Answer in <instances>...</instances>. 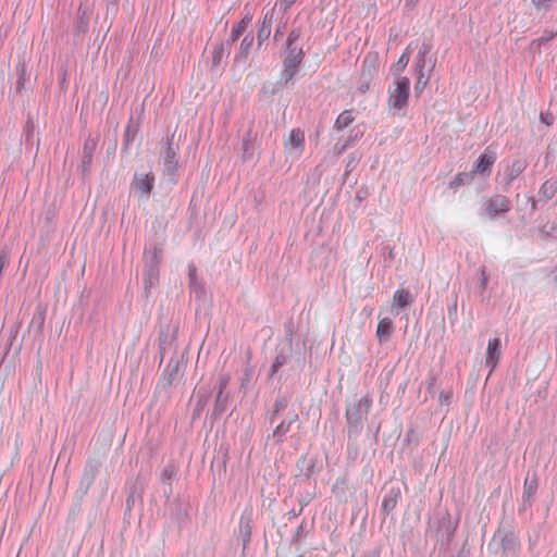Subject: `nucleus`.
Segmentation results:
<instances>
[{
    "label": "nucleus",
    "instance_id": "nucleus-1",
    "mask_svg": "<svg viewBox=\"0 0 557 557\" xmlns=\"http://www.w3.org/2000/svg\"><path fill=\"white\" fill-rule=\"evenodd\" d=\"M410 96V79L397 76L388 88L387 107L393 115H403Z\"/></svg>",
    "mask_w": 557,
    "mask_h": 557
},
{
    "label": "nucleus",
    "instance_id": "nucleus-2",
    "mask_svg": "<svg viewBox=\"0 0 557 557\" xmlns=\"http://www.w3.org/2000/svg\"><path fill=\"white\" fill-rule=\"evenodd\" d=\"M379 54L376 52H369L362 60L361 72L357 85V89L361 94H366L377 73Z\"/></svg>",
    "mask_w": 557,
    "mask_h": 557
},
{
    "label": "nucleus",
    "instance_id": "nucleus-3",
    "mask_svg": "<svg viewBox=\"0 0 557 557\" xmlns=\"http://www.w3.org/2000/svg\"><path fill=\"white\" fill-rule=\"evenodd\" d=\"M428 52L429 50L424 46L417 55L416 69L418 76L414 85V91L417 96H420L422 94L430 79L431 70L425 71V55L428 54Z\"/></svg>",
    "mask_w": 557,
    "mask_h": 557
},
{
    "label": "nucleus",
    "instance_id": "nucleus-4",
    "mask_svg": "<svg viewBox=\"0 0 557 557\" xmlns=\"http://www.w3.org/2000/svg\"><path fill=\"white\" fill-rule=\"evenodd\" d=\"M511 208L510 200L503 195H495L484 202V213L490 219L507 213Z\"/></svg>",
    "mask_w": 557,
    "mask_h": 557
},
{
    "label": "nucleus",
    "instance_id": "nucleus-5",
    "mask_svg": "<svg viewBox=\"0 0 557 557\" xmlns=\"http://www.w3.org/2000/svg\"><path fill=\"white\" fill-rule=\"evenodd\" d=\"M495 161L496 152L492 149V147H486L485 150L480 154L478 160L474 162L470 175H488Z\"/></svg>",
    "mask_w": 557,
    "mask_h": 557
},
{
    "label": "nucleus",
    "instance_id": "nucleus-6",
    "mask_svg": "<svg viewBox=\"0 0 557 557\" xmlns=\"http://www.w3.org/2000/svg\"><path fill=\"white\" fill-rule=\"evenodd\" d=\"M154 183V176L150 173L148 174H137L134 177L132 186L140 193L141 196L148 197L152 190Z\"/></svg>",
    "mask_w": 557,
    "mask_h": 557
},
{
    "label": "nucleus",
    "instance_id": "nucleus-7",
    "mask_svg": "<svg viewBox=\"0 0 557 557\" xmlns=\"http://www.w3.org/2000/svg\"><path fill=\"white\" fill-rule=\"evenodd\" d=\"M500 341L499 338H492L488 341L487 349H486V359L485 363L490 367L491 372L496 368L499 359H500Z\"/></svg>",
    "mask_w": 557,
    "mask_h": 557
},
{
    "label": "nucleus",
    "instance_id": "nucleus-8",
    "mask_svg": "<svg viewBox=\"0 0 557 557\" xmlns=\"http://www.w3.org/2000/svg\"><path fill=\"white\" fill-rule=\"evenodd\" d=\"M252 509L246 508L240 517L239 520V534L242 535L244 542H248L251 535V529H252Z\"/></svg>",
    "mask_w": 557,
    "mask_h": 557
},
{
    "label": "nucleus",
    "instance_id": "nucleus-9",
    "mask_svg": "<svg viewBox=\"0 0 557 557\" xmlns=\"http://www.w3.org/2000/svg\"><path fill=\"white\" fill-rule=\"evenodd\" d=\"M305 145V134L299 128H294L289 132L287 140L285 141V148H293L301 152Z\"/></svg>",
    "mask_w": 557,
    "mask_h": 557
},
{
    "label": "nucleus",
    "instance_id": "nucleus-10",
    "mask_svg": "<svg viewBox=\"0 0 557 557\" xmlns=\"http://www.w3.org/2000/svg\"><path fill=\"white\" fill-rule=\"evenodd\" d=\"M393 333V322L389 318H382L376 327V336L380 343L385 342Z\"/></svg>",
    "mask_w": 557,
    "mask_h": 557
},
{
    "label": "nucleus",
    "instance_id": "nucleus-11",
    "mask_svg": "<svg viewBox=\"0 0 557 557\" xmlns=\"http://www.w3.org/2000/svg\"><path fill=\"white\" fill-rule=\"evenodd\" d=\"M527 168V164L522 160H516L511 163V165L507 169V178L506 184L509 185L511 182L518 177Z\"/></svg>",
    "mask_w": 557,
    "mask_h": 557
},
{
    "label": "nucleus",
    "instance_id": "nucleus-12",
    "mask_svg": "<svg viewBox=\"0 0 557 557\" xmlns=\"http://www.w3.org/2000/svg\"><path fill=\"white\" fill-rule=\"evenodd\" d=\"M413 301L410 294L406 289H397L393 296V306L404 308Z\"/></svg>",
    "mask_w": 557,
    "mask_h": 557
},
{
    "label": "nucleus",
    "instance_id": "nucleus-13",
    "mask_svg": "<svg viewBox=\"0 0 557 557\" xmlns=\"http://www.w3.org/2000/svg\"><path fill=\"white\" fill-rule=\"evenodd\" d=\"M398 497H399V491H396V492L392 491L388 494H386L382 502L383 511L386 513L392 512L397 506Z\"/></svg>",
    "mask_w": 557,
    "mask_h": 557
},
{
    "label": "nucleus",
    "instance_id": "nucleus-14",
    "mask_svg": "<svg viewBox=\"0 0 557 557\" xmlns=\"http://www.w3.org/2000/svg\"><path fill=\"white\" fill-rule=\"evenodd\" d=\"M355 117L351 110L343 111L336 119L334 123V128L341 131L346 128L354 122Z\"/></svg>",
    "mask_w": 557,
    "mask_h": 557
},
{
    "label": "nucleus",
    "instance_id": "nucleus-15",
    "mask_svg": "<svg viewBox=\"0 0 557 557\" xmlns=\"http://www.w3.org/2000/svg\"><path fill=\"white\" fill-rule=\"evenodd\" d=\"M250 21H251L250 16H245L242 18V21L232 29V33H231V36L228 39V44L235 42L242 36V34L246 30Z\"/></svg>",
    "mask_w": 557,
    "mask_h": 557
},
{
    "label": "nucleus",
    "instance_id": "nucleus-16",
    "mask_svg": "<svg viewBox=\"0 0 557 557\" xmlns=\"http://www.w3.org/2000/svg\"><path fill=\"white\" fill-rule=\"evenodd\" d=\"M557 190V183L555 181H546L542 184L540 188V196L544 200H550Z\"/></svg>",
    "mask_w": 557,
    "mask_h": 557
},
{
    "label": "nucleus",
    "instance_id": "nucleus-17",
    "mask_svg": "<svg viewBox=\"0 0 557 557\" xmlns=\"http://www.w3.org/2000/svg\"><path fill=\"white\" fill-rule=\"evenodd\" d=\"M227 52L223 44L215 45L212 49V67L216 69L221 65Z\"/></svg>",
    "mask_w": 557,
    "mask_h": 557
},
{
    "label": "nucleus",
    "instance_id": "nucleus-18",
    "mask_svg": "<svg viewBox=\"0 0 557 557\" xmlns=\"http://www.w3.org/2000/svg\"><path fill=\"white\" fill-rule=\"evenodd\" d=\"M409 60H410V52L408 49H406L405 52L398 59V61L395 64H393V66H392V71L394 72V74L399 76L398 74H400L406 69Z\"/></svg>",
    "mask_w": 557,
    "mask_h": 557
},
{
    "label": "nucleus",
    "instance_id": "nucleus-19",
    "mask_svg": "<svg viewBox=\"0 0 557 557\" xmlns=\"http://www.w3.org/2000/svg\"><path fill=\"white\" fill-rule=\"evenodd\" d=\"M301 62V51L299 50L297 53L290 52L285 59V66L296 69Z\"/></svg>",
    "mask_w": 557,
    "mask_h": 557
},
{
    "label": "nucleus",
    "instance_id": "nucleus-20",
    "mask_svg": "<svg viewBox=\"0 0 557 557\" xmlns=\"http://www.w3.org/2000/svg\"><path fill=\"white\" fill-rule=\"evenodd\" d=\"M168 370H170L168 382L170 385H172L175 382H177L182 376L178 362H176L173 367H171V364H169Z\"/></svg>",
    "mask_w": 557,
    "mask_h": 557
},
{
    "label": "nucleus",
    "instance_id": "nucleus-21",
    "mask_svg": "<svg viewBox=\"0 0 557 557\" xmlns=\"http://www.w3.org/2000/svg\"><path fill=\"white\" fill-rule=\"evenodd\" d=\"M253 44V35L249 34L244 37L240 42V53L244 58H246L249 53V50Z\"/></svg>",
    "mask_w": 557,
    "mask_h": 557
},
{
    "label": "nucleus",
    "instance_id": "nucleus-22",
    "mask_svg": "<svg viewBox=\"0 0 557 557\" xmlns=\"http://www.w3.org/2000/svg\"><path fill=\"white\" fill-rule=\"evenodd\" d=\"M471 175L470 174H467V173H459L457 174L453 181L449 183V188L451 189H456L458 187H460L461 185H463L466 183V181L470 177Z\"/></svg>",
    "mask_w": 557,
    "mask_h": 557
},
{
    "label": "nucleus",
    "instance_id": "nucleus-23",
    "mask_svg": "<svg viewBox=\"0 0 557 557\" xmlns=\"http://www.w3.org/2000/svg\"><path fill=\"white\" fill-rule=\"evenodd\" d=\"M372 407V399L369 396H363L357 404V409L360 412L368 413Z\"/></svg>",
    "mask_w": 557,
    "mask_h": 557
},
{
    "label": "nucleus",
    "instance_id": "nucleus-24",
    "mask_svg": "<svg viewBox=\"0 0 557 557\" xmlns=\"http://www.w3.org/2000/svg\"><path fill=\"white\" fill-rule=\"evenodd\" d=\"M270 26L265 25V21L263 22L262 27L259 30L258 39L261 42L263 39H267L270 36Z\"/></svg>",
    "mask_w": 557,
    "mask_h": 557
},
{
    "label": "nucleus",
    "instance_id": "nucleus-25",
    "mask_svg": "<svg viewBox=\"0 0 557 557\" xmlns=\"http://www.w3.org/2000/svg\"><path fill=\"white\" fill-rule=\"evenodd\" d=\"M532 3L536 9L547 10L552 5V0H532Z\"/></svg>",
    "mask_w": 557,
    "mask_h": 557
},
{
    "label": "nucleus",
    "instance_id": "nucleus-26",
    "mask_svg": "<svg viewBox=\"0 0 557 557\" xmlns=\"http://www.w3.org/2000/svg\"><path fill=\"white\" fill-rule=\"evenodd\" d=\"M557 35V33H550L549 35H545V37H541L536 39L534 42H536L539 46H541L544 42H547L552 38H554Z\"/></svg>",
    "mask_w": 557,
    "mask_h": 557
},
{
    "label": "nucleus",
    "instance_id": "nucleus-27",
    "mask_svg": "<svg viewBox=\"0 0 557 557\" xmlns=\"http://www.w3.org/2000/svg\"><path fill=\"white\" fill-rule=\"evenodd\" d=\"M289 424H290V423H287V424H285L284 422H283V423H281V424L276 428V430L274 431V434H285V433L288 431V429H289Z\"/></svg>",
    "mask_w": 557,
    "mask_h": 557
},
{
    "label": "nucleus",
    "instance_id": "nucleus-28",
    "mask_svg": "<svg viewBox=\"0 0 557 557\" xmlns=\"http://www.w3.org/2000/svg\"><path fill=\"white\" fill-rule=\"evenodd\" d=\"M283 360H281L280 358H276V360L274 361V363L272 364V368H271V375H273L274 373L277 372V370L283 366Z\"/></svg>",
    "mask_w": 557,
    "mask_h": 557
},
{
    "label": "nucleus",
    "instance_id": "nucleus-29",
    "mask_svg": "<svg viewBox=\"0 0 557 557\" xmlns=\"http://www.w3.org/2000/svg\"><path fill=\"white\" fill-rule=\"evenodd\" d=\"M297 0H281V5L286 11L288 10Z\"/></svg>",
    "mask_w": 557,
    "mask_h": 557
},
{
    "label": "nucleus",
    "instance_id": "nucleus-30",
    "mask_svg": "<svg viewBox=\"0 0 557 557\" xmlns=\"http://www.w3.org/2000/svg\"><path fill=\"white\" fill-rule=\"evenodd\" d=\"M487 280H488L487 274H486L485 270L483 269L482 270V281H481L482 288L486 287Z\"/></svg>",
    "mask_w": 557,
    "mask_h": 557
},
{
    "label": "nucleus",
    "instance_id": "nucleus-31",
    "mask_svg": "<svg viewBox=\"0 0 557 557\" xmlns=\"http://www.w3.org/2000/svg\"><path fill=\"white\" fill-rule=\"evenodd\" d=\"M295 39H296V36H295L294 32H292V33L289 34V36H288L287 41H288V44L290 45V44L293 42V40H295Z\"/></svg>",
    "mask_w": 557,
    "mask_h": 557
}]
</instances>
